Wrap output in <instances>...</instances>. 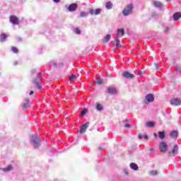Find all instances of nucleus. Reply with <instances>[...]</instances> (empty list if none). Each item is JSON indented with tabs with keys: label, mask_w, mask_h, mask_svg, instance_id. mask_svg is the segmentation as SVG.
<instances>
[{
	"label": "nucleus",
	"mask_w": 181,
	"mask_h": 181,
	"mask_svg": "<svg viewBox=\"0 0 181 181\" xmlns=\"http://www.w3.org/2000/svg\"><path fill=\"white\" fill-rule=\"evenodd\" d=\"M40 137L37 136L35 134L31 136L30 141L34 148H36L38 146H40Z\"/></svg>",
	"instance_id": "nucleus-1"
},
{
	"label": "nucleus",
	"mask_w": 181,
	"mask_h": 181,
	"mask_svg": "<svg viewBox=\"0 0 181 181\" xmlns=\"http://www.w3.org/2000/svg\"><path fill=\"white\" fill-rule=\"evenodd\" d=\"M132 9H134V4H129L122 11L123 15L124 16H128V15H131L132 13Z\"/></svg>",
	"instance_id": "nucleus-2"
},
{
	"label": "nucleus",
	"mask_w": 181,
	"mask_h": 181,
	"mask_svg": "<svg viewBox=\"0 0 181 181\" xmlns=\"http://www.w3.org/2000/svg\"><path fill=\"white\" fill-rule=\"evenodd\" d=\"M159 148L162 153H166V151H168V144H166L165 142L162 141L159 144Z\"/></svg>",
	"instance_id": "nucleus-3"
},
{
	"label": "nucleus",
	"mask_w": 181,
	"mask_h": 181,
	"mask_svg": "<svg viewBox=\"0 0 181 181\" xmlns=\"http://www.w3.org/2000/svg\"><path fill=\"white\" fill-rule=\"evenodd\" d=\"M170 103L171 104V105H175V106L180 105L181 100L177 98H173L170 100Z\"/></svg>",
	"instance_id": "nucleus-4"
},
{
	"label": "nucleus",
	"mask_w": 181,
	"mask_h": 181,
	"mask_svg": "<svg viewBox=\"0 0 181 181\" xmlns=\"http://www.w3.org/2000/svg\"><path fill=\"white\" fill-rule=\"evenodd\" d=\"M88 125H90V122H87L81 126L80 134H84V132H86L87 128H88Z\"/></svg>",
	"instance_id": "nucleus-5"
},
{
	"label": "nucleus",
	"mask_w": 181,
	"mask_h": 181,
	"mask_svg": "<svg viewBox=\"0 0 181 181\" xmlns=\"http://www.w3.org/2000/svg\"><path fill=\"white\" fill-rule=\"evenodd\" d=\"M10 22L13 23V25H19V20L15 16H11L10 17Z\"/></svg>",
	"instance_id": "nucleus-6"
},
{
	"label": "nucleus",
	"mask_w": 181,
	"mask_h": 181,
	"mask_svg": "<svg viewBox=\"0 0 181 181\" xmlns=\"http://www.w3.org/2000/svg\"><path fill=\"white\" fill-rule=\"evenodd\" d=\"M178 149H179V147L177 146V145H175L172 150V152H169V155L170 156H175V155L177 153Z\"/></svg>",
	"instance_id": "nucleus-7"
},
{
	"label": "nucleus",
	"mask_w": 181,
	"mask_h": 181,
	"mask_svg": "<svg viewBox=\"0 0 181 181\" xmlns=\"http://www.w3.org/2000/svg\"><path fill=\"white\" fill-rule=\"evenodd\" d=\"M153 100H155V98L152 94H148L146 96V101H147L148 103H153Z\"/></svg>",
	"instance_id": "nucleus-8"
},
{
	"label": "nucleus",
	"mask_w": 181,
	"mask_h": 181,
	"mask_svg": "<svg viewBox=\"0 0 181 181\" xmlns=\"http://www.w3.org/2000/svg\"><path fill=\"white\" fill-rule=\"evenodd\" d=\"M124 29H118L117 30V33L116 35V42H118V37L119 35L124 36Z\"/></svg>",
	"instance_id": "nucleus-9"
},
{
	"label": "nucleus",
	"mask_w": 181,
	"mask_h": 181,
	"mask_svg": "<svg viewBox=\"0 0 181 181\" xmlns=\"http://www.w3.org/2000/svg\"><path fill=\"white\" fill-rule=\"evenodd\" d=\"M77 4H72L69 6L68 9L70 12H74L77 9Z\"/></svg>",
	"instance_id": "nucleus-10"
},
{
	"label": "nucleus",
	"mask_w": 181,
	"mask_h": 181,
	"mask_svg": "<svg viewBox=\"0 0 181 181\" xmlns=\"http://www.w3.org/2000/svg\"><path fill=\"white\" fill-rule=\"evenodd\" d=\"M123 77H126V78H134L135 75L130 74L129 72H124L122 74Z\"/></svg>",
	"instance_id": "nucleus-11"
},
{
	"label": "nucleus",
	"mask_w": 181,
	"mask_h": 181,
	"mask_svg": "<svg viewBox=\"0 0 181 181\" xmlns=\"http://www.w3.org/2000/svg\"><path fill=\"white\" fill-rule=\"evenodd\" d=\"M181 18V13L180 12H177L173 15V19L174 21H179Z\"/></svg>",
	"instance_id": "nucleus-12"
},
{
	"label": "nucleus",
	"mask_w": 181,
	"mask_h": 181,
	"mask_svg": "<svg viewBox=\"0 0 181 181\" xmlns=\"http://www.w3.org/2000/svg\"><path fill=\"white\" fill-rule=\"evenodd\" d=\"M107 93H109L110 94H116L117 88H108Z\"/></svg>",
	"instance_id": "nucleus-13"
},
{
	"label": "nucleus",
	"mask_w": 181,
	"mask_h": 181,
	"mask_svg": "<svg viewBox=\"0 0 181 181\" xmlns=\"http://www.w3.org/2000/svg\"><path fill=\"white\" fill-rule=\"evenodd\" d=\"M130 168H131V169H133V170H138V169H139L138 165H136L134 163H130Z\"/></svg>",
	"instance_id": "nucleus-14"
},
{
	"label": "nucleus",
	"mask_w": 181,
	"mask_h": 181,
	"mask_svg": "<svg viewBox=\"0 0 181 181\" xmlns=\"http://www.w3.org/2000/svg\"><path fill=\"white\" fill-rule=\"evenodd\" d=\"M177 135H179V134L176 131L171 132L170 134L171 138H174V139H176V138H177Z\"/></svg>",
	"instance_id": "nucleus-15"
},
{
	"label": "nucleus",
	"mask_w": 181,
	"mask_h": 181,
	"mask_svg": "<svg viewBox=\"0 0 181 181\" xmlns=\"http://www.w3.org/2000/svg\"><path fill=\"white\" fill-rule=\"evenodd\" d=\"M8 37V35H6L5 33H2L0 35V42H5V40Z\"/></svg>",
	"instance_id": "nucleus-16"
},
{
	"label": "nucleus",
	"mask_w": 181,
	"mask_h": 181,
	"mask_svg": "<svg viewBox=\"0 0 181 181\" xmlns=\"http://www.w3.org/2000/svg\"><path fill=\"white\" fill-rule=\"evenodd\" d=\"M155 126V123H153V122H148L146 124V127H148V128H152Z\"/></svg>",
	"instance_id": "nucleus-17"
},
{
	"label": "nucleus",
	"mask_w": 181,
	"mask_h": 181,
	"mask_svg": "<svg viewBox=\"0 0 181 181\" xmlns=\"http://www.w3.org/2000/svg\"><path fill=\"white\" fill-rule=\"evenodd\" d=\"M158 136L160 139H165V132H158Z\"/></svg>",
	"instance_id": "nucleus-18"
},
{
	"label": "nucleus",
	"mask_w": 181,
	"mask_h": 181,
	"mask_svg": "<svg viewBox=\"0 0 181 181\" xmlns=\"http://www.w3.org/2000/svg\"><path fill=\"white\" fill-rule=\"evenodd\" d=\"M105 7L107 9H112V3H111L110 1H108L107 3H106Z\"/></svg>",
	"instance_id": "nucleus-19"
},
{
	"label": "nucleus",
	"mask_w": 181,
	"mask_h": 181,
	"mask_svg": "<svg viewBox=\"0 0 181 181\" xmlns=\"http://www.w3.org/2000/svg\"><path fill=\"white\" fill-rule=\"evenodd\" d=\"M153 5L156 6V8H160L162 6V4L159 1H154Z\"/></svg>",
	"instance_id": "nucleus-20"
},
{
	"label": "nucleus",
	"mask_w": 181,
	"mask_h": 181,
	"mask_svg": "<svg viewBox=\"0 0 181 181\" xmlns=\"http://www.w3.org/2000/svg\"><path fill=\"white\" fill-rule=\"evenodd\" d=\"M34 84H35L36 87L40 90L42 88V86H40V82L39 81H35Z\"/></svg>",
	"instance_id": "nucleus-21"
},
{
	"label": "nucleus",
	"mask_w": 181,
	"mask_h": 181,
	"mask_svg": "<svg viewBox=\"0 0 181 181\" xmlns=\"http://www.w3.org/2000/svg\"><path fill=\"white\" fill-rule=\"evenodd\" d=\"M87 109H84L81 114L79 115V117L81 118L83 117H84V115H86V114H87Z\"/></svg>",
	"instance_id": "nucleus-22"
},
{
	"label": "nucleus",
	"mask_w": 181,
	"mask_h": 181,
	"mask_svg": "<svg viewBox=\"0 0 181 181\" xmlns=\"http://www.w3.org/2000/svg\"><path fill=\"white\" fill-rule=\"evenodd\" d=\"M25 103L23 104V108L26 109L28 107H29V99L25 100Z\"/></svg>",
	"instance_id": "nucleus-23"
},
{
	"label": "nucleus",
	"mask_w": 181,
	"mask_h": 181,
	"mask_svg": "<svg viewBox=\"0 0 181 181\" xmlns=\"http://www.w3.org/2000/svg\"><path fill=\"white\" fill-rule=\"evenodd\" d=\"M86 16H88V13L86 12H81L80 17L81 18H86Z\"/></svg>",
	"instance_id": "nucleus-24"
},
{
	"label": "nucleus",
	"mask_w": 181,
	"mask_h": 181,
	"mask_svg": "<svg viewBox=\"0 0 181 181\" xmlns=\"http://www.w3.org/2000/svg\"><path fill=\"white\" fill-rule=\"evenodd\" d=\"M143 138L144 139H148V136H146V134H139V139H143Z\"/></svg>",
	"instance_id": "nucleus-25"
},
{
	"label": "nucleus",
	"mask_w": 181,
	"mask_h": 181,
	"mask_svg": "<svg viewBox=\"0 0 181 181\" xmlns=\"http://www.w3.org/2000/svg\"><path fill=\"white\" fill-rule=\"evenodd\" d=\"M110 39H111V35H106V36L105 37V38H104V42H108V41L110 40Z\"/></svg>",
	"instance_id": "nucleus-26"
},
{
	"label": "nucleus",
	"mask_w": 181,
	"mask_h": 181,
	"mask_svg": "<svg viewBox=\"0 0 181 181\" xmlns=\"http://www.w3.org/2000/svg\"><path fill=\"white\" fill-rule=\"evenodd\" d=\"M5 172H8L9 170H12V165H8V167L3 169Z\"/></svg>",
	"instance_id": "nucleus-27"
},
{
	"label": "nucleus",
	"mask_w": 181,
	"mask_h": 181,
	"mask_svg": "<svg viewBox=\"0 0 181 181\" xmlns=\"http://www.w3.org/2000/svg\"><path fill=\"white\" fill-rule=\"evenodd\" d=\"M96 108L98 111H101V110H103V105H101V104H100V103H98Z\"/></svg>",
	"instance_id": "nucleus-28"
},
{
	"label": "nucleus",
	"mask_w": 181,
	"mask_h": 181,
	"mask_svg": "<svg viewBox=\"0 0 181 181\" xmlns=\"http://www.w3.org/2000/svg\"><path fill=\"white\" fill-rule=\"evenodd\" d=\"M96 83L97 84H103V79H101V78H98L96 79Z\"/></svg>",
	"instance_id": "nucleus-29"
},
{
	"label": "nucleus",
	"mask_w": 181,
	"mask_h": 181,
	"mask_svg": "<svg viewBox=\"0 0 181 181\" xmlns=\"http://www.w3.org/2000/svg\"><path fill=\"white\" fill-rule=\"evenodd\" d=\"M101 13V9L97 8L95 10V15H100Z\"/></svg>",
	"instance_id": "nucleus-30"
},
{
	"label": "nucleus",
	"mask_w": 181,
	"mask_h": 181,
	"mask_svg": "<svg viewBox=\"0 0 181 181\" xmlns=\"http://www.w3.org/2000/svg\"><path fill=\"white\" fill-rule=\"evenodd\" d=\"M74 32L76 33V35H80V33H81V30H80L78 28H75Z\"/></svg>",
	"instance_id": "nucleus-31"
},
{
	"label": "nucleus",
	"mask_w": 181,
	"mask_h": 181,
	"mask_svg": "<svg viewBox=\"0 0 181 181\" xmlns=\"http://www.w3.org/2000/svg\"><path fill=\"white\" fill-rule=\"evenodd\" d=\"M74 80H76V75H71L69 77V81H74Z\"/></svg>",
	"instance_id": "nucleus-32"
},
{
	"label": "nucleus",
	"mask_w": 181,
	"mask_h": 181,
	"mask_svg": "<svg viewBox=\"0 0 181 181\" xmlns=\"http://www.w3.org/2000/svg\"><path fill=\"white\" fill-rule=\"evenodd\" d=\"M11 50L12 52H13V53H18V48H16V47H12Z\"/></svg>",
	"instance_id": "nucleus-33"
},
{
	"label": "nucleus",
	"mask_w": 181,
	"mask_h": 181,
	"mask_svg": "<svg viewBox=\"0 0 181 181\" xmlns=\"http://www.w3.org/2000/svg\"><path fill=\"white\" fill-rule=\"evenodd\" d=\"M151 175H152L153 176H155L156 175H158V171L156 170L151 171Z\"/></svg>",
	"instance_id": "nucleus-34"
},
{
	"label": "nucleus",
	"mask_w": 181,
	"mask_h": 181,
	"mask_svg": "<svg viewBox=\"0 0 181 181\" xmlns=\"http://www.w3.org/2000/svg\"><path fill=\"white\" fill-rule=\"evenodd\" d=\"M115 42H116V47H119V46H118L119 45V40H118V37H117V38H115Z\"/></svg>",
	"instance_id": "nucleus-35"
},
{
	"label": "nucleus",
	"mask_w": 181,
	"mask_h": 181,
	"mask_svg": "<svg viewBox=\"0 0 181 181\" xmlns=\"http://www.w3.org/2000/svg\"><path fill=\"white\" fill-rule=\"evenodd\" d=\"M95 10H90L89 12V13H90V15H95Z\"/></svg>",
	"instance_id": "nucleus-36"
},
{
	"label": "nucleus",
	"mask_w": 181,
	"mask_h": 181,
	"mask_svg": "<svg viewBox=\"0 0 181 181\" xmlns=\"http://www.w3.org/2000/svg\"><path fill=\"white\" fill-rule=\"evenodd\" d=\"M54 2H55L56 4H59V2H60V0H53Z\"/></svg>",
	"instance_id": "nucleus-37"
},
{
	"label": "nucleus",
	"mask_w": 181,
	"mask_h": 181,
	"mask_svg": "<svg viewBox=\"0 0 181 181\" xmlns=\"http://www.w3.org/2000/svg\"><path fill=\"white\" fill-rule=\"evenodd\" d=\"M124 127H125V128H129V124H126L124 125Z\"/></svg>",
	"instance_id": "nucleus-38"
},
{
	"label": "nucleus",
	"mask_w": 181,
	"mask_h": 181,
	"mask_svg": "<svg viewBox=\"0 0 181 181\" xmlns=\"http://www.w3.org/2000/svg\"><path fill=\"white\" fill-rule=\"evenodd\" d=\"M155 66H156V70H158V64H155Z\"/></svg>",
	"instance_id": "nucleus-39"
},
{
	"label": "nucleus",
	"mask_w": 181,
	"mask_h": 181,
	"mask_svg": "<svg viewBox=\"0 0 181 181\" xmlns=\"http://www.w3.org/2000/svg\"><path fill=\"white\" fill-rule=\"evenodd\" d=\"M33 95V91H30V95Z\"/></svg>",
	"instance_id": "nucleus-40"
},
{
	"label": "nucleus",
	"mask_w": 181,
	"mask_h": 181,
	"mask_svg": "<svg viewBox=\"0 0 181 181\" xmlns=\"http://www.w3.org/2000/svg\"><path fill=\"white\" fill-rule=\"evenodd\" d=\"M169 1H170V0H167L168 2H169Z\"/></svg>",
	"instance_id": "nucleus-41"
}]
</instances>
